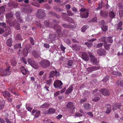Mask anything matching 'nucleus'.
I'll return each instance as SVG.
<instances>
[{"label": "nucleus", "instance_id": "nucleus-15", "mask_svg": "<svg viewBox=\"0 0 123 123\" xmlns=\"http://www.w3.org/2000/svg\"><path fill=\"white\" fill-rule=\"evenodd\" d=\"M101 16L105 18L108 15V12L107 11H105L104 12L102 11H101L100 12Z\"/></svg>", "mask_w": 123, "mask_h": 123}, {"label": "nucleus", "instance_id": "nucleus-59", "mask_svg": "<svg viewBox=\"0 0 123 123\" xmlns=\"http://www.w3.org/2000/svg\"><path fill=\"white\" fill-rule=\"evenodd\" d=\"M52 81V79H50L49 80H47L46 82V83L47 85H48L49 86V85L50 84V83H51V82Z\"/></svg>", "mask_w": 123, "mask_h": 123}, {"label": "nucleus", "instance_id": "nucleus-57", "mask_svg": "<svg viewBox=\"0 0 123 123\" xmlns=\"http://www.w3.org/2000/svg\"><path fill=\"white\" fill-rule=\"evenodd\" d=\"M109 78V77L108 76H106L104 78L103 80V81H106L108 80Z\"/></svg>", "mask_w": 123, "mask_h": 123}, {"label": "nucleus", "instance_id": "nucleus-17", "mask_svg": "<svg viewBox=\"0 0 123 123\" xmlns=\"http://www.w3.org/2000/svg\"><path fill=\"white\" fill-rule=\"evenodd\" d=\"M28 50L27 48L25 47L24 48L23 52V55L25 57H26L27 55V54L28 53Z\"/></svg>", "mask_w": 123, "mask_h": 123}, {"label": "nucleus", "instance_id": "nucleus-51", "mask_svg": "<svg viewBox=\"0 0 123 123\" xmlns=\"http://www.w3.org/2000/svg\"><path fill=\"white\" fill-rule=\"evenodd\" d=\"M8 89L10 92H11L12 93L14 94L15 95H18L17 93L15 92L14 91L12 90V89L11 88H9Z\"/></svg>", "mask_w": 123, "mask_h": 123}, {"label": "nucleus", "instance_id": "nucleus-30", "mask_svg": "<svg viewBox=\"0 0 123 123\" xmlns=\"http://www.w3.org/2000/svg\"><path fill=\"white\" fill-rule=\"evenodd\" d=\"M112 74L114 75H116L120 76L121 75V73L118 71H114L112 72Z\"/></svg>", "mask_w": 123, "mask_h": 123}, {"label": "nucleus", "instance_id": "nucleus-29", "mask_svg": "<svg viewBox=\"0 0 123 123\" xmlns=\"http://www.w3.org/2000/svg\"><path fill=\"white\" fill-rule=\"evenodd\" d=\"M67 107L69 109L72 108L73 106V103L71 102H69L67 105Z\"/></svg>", "mask_w": 123, "mask_h": 123}, {"label": "nucleus", "instance_id": "nucleus-1", "mask_svg": "<svg viewBox=\"0 0 123 123\" xmlns=\"http://www.w3.org/2000/svg\"><path fill=\"white\" fill-rule=\"evenodd\" d=\"M80 11H81L80 16L81 18H86L88 17L89 12L87 10L84 8H81Z\"/></svg>", "mask_w": 123, "mask_h": 123}, {"label": "nucleus", "instance_id": "nucleus-58", "mask_svg": "<svg viewBox=\"0 0 123 123\" xmlns=\"http://www.w3.org/2000/svg\"><path fill=\"white\" fill-rule=\"evenodd\" d=\"M64 41L66 43L68 44H70L71 43L70 40L68 39H65Z\"/></svg>", "mask_w": 123, "mask_h": 123}, {"label": "nucleus", "instance_id": "nucleus-12", "mask_svg": "<svg viewBox=\"0 0 123 123\" xmlns=\"http://www.w3.org/2000/svg\"><path fill=\"white\" fill-rule=\"evenodd\" d=\"M82 59L85 61H88L89 59L88 55L86 53H83L82 55Z\"/></svg>", "mask_w": 123, "mask_h": 123}, {"label": "nucleus", "instance_id": "nucleus-24", "mask_svg": "<svg viewBox=\"0 0 123 123\" xmlns=\"http://www.w3.org/2000/svg\"><path fill=\"white\" fill-rule=\"evenodd\" d=\"M122 24V22L121 21L119 22L117 25V30H118L120 29V30H122V28H121Z\"/></svg>", "mask_w": 123, "mask_h": 123}, {"label": "nucleus", "instance_id": "nucleus-3", "mask_svg": "<svg viewBox=\"0 0 123 123\" xmlns=\"http://www.w3.org/2000/svg\"><path fill=\"white\" fill-rule=\"evenodd\" d=\"M10 67H8L5 69V70L3 69H0V72L3 73V74L1 75L2 76H5V75H9L11 74V71L10 70ZM0 75H1L0 74Z\"/></svg>", "mask_w": 123, "mask_h": 123}, {"label": "nucleus", "instance_id": "nucleus-18", "mask_svg": "<svg viewBox=\"0 0 123 123\" xmlns=\"http://www.w3.org/2000/svg\"><path fill=\"white\" fill-rule=\"evenodd\" d=\"M20 68L21 70L22 73L23 74L25 75L28 73V70L25 69L24 67L21 66Z\"/></svg>", "mask_w": 123, "mask_h": 123}, {"label": "nucleus", "instance_id": "nucleus-56", "mask_svg": "<svg viewBox=\"0 0 123 123\" xmlns=\"http://www.w3.org/2000/svg\"><path fill=\"white\" fill-rule=\"evenodd\" d=\"M75 116L76 117H81L82 116V115L81 114L79 113H77L75 114Z\"/></svg>", "mask_w": 123, "mask_h": 123}, {"label": "nucleus", "instance_id": "nucleus-63", "mask_svg": "<svg viewBox=\"0 0 123 123\" xmlns=\"http://www.w3.org/2000/svg\"><path fill=\"white\" fill-rule=\"evenodd\" d=\"M26 107L27 110L29 111H31L32 109V108L28 106H27L26 105Z\"/></svg>", "mask_w": 123, "mask_h": 123}, {"label": "nucleus", "instance_id": "nucleus-8", "mask_svg": "<svg viewBox=\"0 0 123 123\" xmlns=\"http://www.w3.org/2000/svg\"><path fill=\"white\" fill-rule=\"evenodd\" d=\"M62 81L59 80L55 81L54 83V86L55 88H58L62 85Z\"/></svg>", "mask_w": 123, "mask_h": 123}, {"label": "nucleus", "instance_id": "nucleus-36", "mask_svg": "<svg viewBox=\"0 0 123 123\" xmlns=\"http://www.w3.org/2000/svg\"><path fill=\"white\" fill-rule=\"evenodd\" d=\"M21 47V43H18L15 44L14 45V48L15 49L20 48Z\"/></svg>", "mask_w": 123, "mask_h": 123}, {"label": "nucleus", "instance_id": "nucleus-22", "mask_svg": "<svg viewBox=\"0 0 123 123\" xmlns=\"http://www.w3.org/2000/svg\"><path fill=\"white\" fill-rule=\"evenodd\" d=\"M108 106L105 111V113L107 114H109L111 111V106L110 105H108Z\"/></svg>", "mask_w": 123, "mask_h": 123}, {"label": "nucleus", "instance_id": "nucleus-47", "mask_svg": "<svg viewBox=\"0 0 123 123\" xmlns=\"http://www.w3.org/2000/svg\"><path fill=\"white\" fill-rule=\"evenodd\" d=\"M16 17L17 19H18V18H20V14L19 12H17L15 14Z\"/></svg>", "mask_w": 123, "mask_h": 123}, {"label": "nucleus", "instance_id": "nucleus-13", "mask_svg": "<svg viewBox=\"0 0 123 123\" xmlns=\"http://www.w3.org/2000/svg\"><path fill=\"white\" fill-rule=\"evenodd\" d=\"M105 51L103 49H100L98 50V54L100 55H105Z\"/></svg>", "mask_w": 123, "mask_h": 123}, {"label": "nucleus", "instance_id": "nucleus-25", "mask_svg": "<svg viewBox=\"0 0 123 123\" xmlns=\"http://www.w3.org/2000/svg\"><path fill=\"white\" fill-rule=\"evenodd\" d=\"M50 105L48 103H45L42 105L40 106L41 108H47L49 107Z\"/></svg>", "mask_w": 123, "mask_h": 123}, {"label": "nucleus", "instance_id": "nucleus-23", "mask_svg": "<svg viewBox=\"0 0 123 123\" xmlns=\"http://www.w3.org/2000/svg\"><path fill=\"white\" fill-rule=\"evenodd\" d=\"M115 13L113 12L112 11L110 12L109 15V16L112 18H115Z\"/></svg>", "mask_w": 123, "mask_h": 123}, {"label": "nucleus", "instance_id": "nucleus-41", "mask_svg": "<svg viewBox=\"0 0 123 123\" xmlns=\"http://www.w3.org/2000/svg\"><path fill=\"white\" fill-rule=\"evenodd\" d=\"M57 27H58V28H56V26L55 25L54 26V28L55 30L57 32H59L61 31V27L59 26H57Z\"/></svg>", "mask_w": 123, "mask_h": 123}, {"label": "nucleus", "instance_id": "nucleus-44", "mask_svg": "<svg viewBox=\"0 0 123 123\" xmlns=\"http://www.w3.org/2000/svg\"><path fill=\"white\" fill-rule=\"evenodd\" d=\"M67 9H66L67 12L68 13V15L69 16H72L73 14L72 13V12L70 10H69V9L70 8H67Z\"/></svg>", "mask_w": 123, "mask_h": 123}, {"label": "nucleus", "instance_id": "nucleus-55", "mask_svg": "<svg viewBox=\"0 0 123 123\" xmlns=\"http://www.w3.org/2000/svg\"><path fill=\"white\" fill-rule=\"evenodd\" d=\"M118 5L119 8H123V4L121 2H118Z\"/></svg>", "mask_w": 123, "mask_h": 123}, {"label": "nucleus", "instance_id": "nucleus-16", "mask_svg": "<svg viewBox=\"0 0 123 123\" xmlns=\"http://www.w3.org/2000/svg\"><path fill=\"white\" fill-rule=\"evenodd\" d=\"M73 89V87L72 86H70L66 91L65 93L67 94H69L72 91Z\"/></svg>", "mask_w": 123, "mask_h": 123}, {"label": "nucleus", "instance_id": "nucleus-42", "mask_svg": "<svg viewBox=\"0 0 123 123\" xmlns=\"http://www.w3.org/2000/svg\"><path fill=\"white\" fill-rule=\"evenodd\" d=\"M111 45L110 44H105L104 45V47L105 49L106 50H108L110 48V46Z\"/></svg>", "mask_w": 123, "mask_h": 123}, {"label": "nucleus", "instance_id": "nucleus-33", "mask_svg": "<svg viewBox=\"0 0 123 123\" xmlns=\"http://www.w3.org/2000/svg\"><path fill=\"white\" fill-rule=\"evenodd\" d=\"M116 83L117 84L119 85V84L120 85L121 87H123V80H118L117 81Z\"/></svg>", "mask_w": 123, "mask_h": 123}, {"label": "nucleus", "instance_id": "nucleus-28", "mask_svg": "<svg viewBox=\"0 0 123 123\" xmlns=\"http://www.w3.org/2000/svg\"><path fill=\"white\" fill-rule=\"evenodd\" d=\"M8 29L9 30H6V32L3 34V36L4 37H7L10 34L11 32L9 28H8Z\"/></svg>", "mask_w": 123, "mask_h": 123}, {"label": "nucleus", "instance_id": "nucleus-38", "mask_svg": "<svg viewBox=\"0 0 123 123\" xmlns=\"http://www.w3.org/2000/svg\"><path fill=\"white\" fill-rule=\"evenodd\" d=\"M102 30L104 31H106L108 29V26H104L101 27Z\"/></svg>", "mask_w": 123, "mask_h": 123}, {"label": "nucleus", "instance_id": "nucleus-21", "mask_svg": "<svg viewBox=\"0 0 123 123\" xmlns=\"http://www.w3.org/2000/svg\"><path fill=\"white\" fill-rule=\"evenodd\" d=\"M73 64V62L71 60H68L67 62V65L66 66V65H64V66L68 68V66H71Z\"/></svg>", "mask_w": 123, "mask_h": 123}, {"label": "nucleus", "instance_id": "nucleus-34", "mask_svg": "<svg viewBox=\"0 0 123 123\" xmlns=\"http://www.w3.org/2000/svg\"><path fill=\"white\" fill-rule=\"evenodd\" d=\"M89 104L88 103L84 104V107L86 110H87L90 108Z\"/></svg>", "mask_w": 123, "mask_h": 123}, {"label": "nucleus", "instance_id": "nucleus-37", "mask_svg": "<svg viewBox=\"0 0 123 123\" xmlns=\"http://www.w3.org/2000/svg\"><path fill=\"white\" fill-rule=\"evenodd\" d=\"M103 45V43H98L97 45H94V46L95 47L99 48L102 46Z\"/></svg>", "mask_w": 123, "mask_h": 123}, {"label": "nucleus", "instance_id": "nucleus-40", "mask_svg": "<svg viewBox=\"0 0 123 123\" xmlns=\"http://www.w3.org/2000/svg\"><path fill=\"white\" fill-rule=\"evenodd\" d=\"M15 39L16 40H22L21 36L19 34H17L16 37Z\"/></svg>", "mask_w": 123, "mask_h": 123}, {"label": "nucleus", "instance_id": "nucleus-50", "mask_svg": "<svg viewBox=\"0 0 123 123\" xmlns=\"http://www.w3.org/2000/svg\"><path fill=\"white\" fill-rule=\"evenodd\" d=\"M61 48V50L63 51L64 52L65 51V48L64 47L62 44H61L60 45Z\"/></svg>", "mask_w": 123, "mask_h": 123}, {"label": "nucleus", "instance_id": "nucleus-5", "mask_svg": "<svg viewBox=\"0 0 123 123\" xmlns=\"http://www.w3.org/2000/svg\"><path fill=\"white\" fill-rule=\"evenodd\" d=\"M7 22L10 26H14L15 27H16V25H17L18 27H16V28L18 30L20 28L19 27V24L16 20H15L13 21H12L8 19L7 20Z\"/></svg>", "mask_w": 123, "mask_h": 123}, {"label": "nucleus", "instance_id": "nucleus-10", "mask_svg": "<svg viewBox=\"0 0 123 123\" xmlns=\"http://www.w3.org/2000/svg\"><path fill=\"white\" fill-rule=\"evenodd\" d=\"M55 75L57 76L59 75V73L58 72L56 71H51L49 74V77L50 78L54 76Z\"/></svg>", "mask_w": 123, "mask_h": 123}, {"label": "nucleus", "instance_id": "nucleus-48", "mask_svg": "<svg viewBox=\"0 0 123 123\" xmlns=\"http://www.w3.org/2000/svg\"><path fill=\"white\" fill-rule=\"evenodd\" d=\"M107 41L109 43H111L113 42V40L111 37H109L107 38Z\"/></svg>", "mask_w": 123, "mask_h": 123}, {"label": "nucleus", "instance_id": "nucleus-31", "mask_svg": "<svg viewBox=\"0 0 123 123\" xmlns=\"http://www.w3.org/2000/svg\"><path fill=\"white\" fill-rule=\"evenodd\" d=\"M76 50H79L80 49V46H78L76 44H74L72 46Z\"/></svg>", "mask_w": 123, "mask_h": 123}, {"label": "nucleus", "instance_id": "nucleus-53", "mask_svg": "<svg viewBox=\"0 0 123 123\" xmlns=\"http://www.w3.org/2000/svg\"><path fill=\"white\" fill-rule=\"evenodd\" d=\"M101 41L103 42L104 44H106L107 43V42L105 40V37H103L101 39Z\"/></svg>", "mask_w": 123, "mask_h": 123}, {"label": "nucleus", "instance_id": "nucleus-35", "mask_svg": "<svg viewBox=\"0 0 123 123\" xmlns=\"http://www.w3.org/2000/svg\"><path fill=\"white\" fill-rule=\"evenodd\" d=\"M92 43L88 42H86L85 43V44L86 45L88 48L91 47L92 46Z\"/></svg>", "mask_w": 123, "mask_h": 123}, {"label": "nucleus", "instance_id": "nucleus-46", "mask_svg": "<svg viewBox=\"0 0 123 123\" xmlns=\"http://www.w3.org/2000/svg\"><path fill=\"white\" fill-rule=\"evenodd\" d=\"M100 98L98 97H94L92 99V100L95 102H97L99 100Z\"/></svg>", "mask_w": 123, "mask_h": 123}, {"label": "nucleus", "instance_id": "nucleus-14", "mask_svg": "<svg viewBox=\"0 0 123 123\" xmlns=\"http://www.w3.org/2000/svg\"><path fill=\"white\" fill-rule=\"evenodd\" d=\"M12 41L11 38H9L7 40L6 42V44L7 46L11 47L12 45Z\"/></svg>", "mask_w": 123, "mask_h": 123}, {"label": "nucleus", "instance_id": "nucleus-43", "mask_svg": "<svg viewBox=\"0 0 123 123\" xmlns=\"http://www.w3.org/2000/svg\"><path fill=\"white\" fill-rule=\"evenodd\" d=\"M88 27V26L87 25H84L81 29V31L82 32H84Z\"/></svg>", "mask_w": 123, "mask_h": 123}, {"label": "nucleus", "instance_id": "nucleus-4", "mask_svg": "<svg viewBox=\"0 0 123 123\" xmlns=\"http://www.w3.org/2000/svg\"><path fill=\"white\" fill-rule=\"evenodd\" d=\"M36 15L38 18H43L45 16L44 12L42 9H41L37 11Z\"/></svg>", "mask_w": 123, "mask_h": 123}, {"label": "nucleus", "instance_id": "nucleus-39", "mask_svg": "<svg viewBox=\"0 0 123 123\" xmlns=\"http://www.w3.org/2000/svg\"><path fill=\"white\" fill-rule=\"evenodd\" d=\"M55 112V109L50 108L48 112L49 113H53Z\"/></svg>", "mask_w": 123, "mask_h": 123}, {"label": "nucleus", "instance_id": "nucleus-26", "mask_svg": "<svg viewBox=\"0 0 123 123\" xmlns=\"http://www.w3.org/2000/svg\"><path fill=\"white\" fill-rule=\"evenodd\" d=\"M13 16V15L11 12H9L6 15V17L7 19L8 20L9 18H12Z\"/></svg>", "mask_w": 123, "mask_h": 123}, {"label": "nucleus", "instance_id": "nucleus-64", "mask_svg": "<svg viewBox=\"0 0 123 123\" xmlns=\"http://www.w3.org/2000/svg\"><path fill=\"white\" fill-rule=\"evenodd\" d=\"M5 121L3 119H2L0 117V123H5Z\"/></svg>", "mask_w": 123, "mask_h": 123}, {"label": "nucleus", "instance_id": "nucleus-2", "mask_svg": "<svg viewBox=\"0 0 123 123\" xmlns=\"http://www.w3.org/2000/svg\"><path fill=\"white\" fill-rule=\"evenodd\" d=\"M41 66L44 68H47L50 65V62L48 60L44 59L40 61L39 62Z\"/></svg>", "mask_w": 123, "mask_h": 123}, {"label": "nucleus", "instance_id": "nucleus-60", "mask_svg": "<svg viewBox=\"0 0 123 123\" xmlns=\"http://www.w3.org/2000/svg\"><path fill=\"white\" fill-rule=\"evenodd\" d=\"M50 121L47 118H45L43 120V122L45 123H49Z\"/></svg>", "mask_w": 123, "mask_h": 123}, {"label": "nucleus", "instance_id": "nucleus-27", "mask_svg": "<svg viewBox=\"0 0 123 123\" xmlns=\"http://www.w3.org/2000/svg\"><path fill=\"white\" fill-rule=\"evenodd\" d=\"M69 25V28H75L76 27V25L74 22L70 23Z\"/></svg>", "mask_w": 123, "mask_h": 123}, {"label": "nucleus", "instance_id": "nucleus-61", "mask_svg": "<svg viewBox=\"0 0 123 123\" xmlns=\"http://www.w3.org/2000/svg\"><path fill=\"white\" fill-rule=\"evenodd\" d=\"M5 119L7 123H13L12 122L10 121L9 119L7 118H5Z\"/></svg>", "mask_w": 123, "mask_h": 123}, {"label": "nucleus", "instance_id": "nucleus-19", "mask_svg": "<svg viewBox=\"0 0 123 123\" xmlns=\"http://www.w3.org/2000/svg\"><path fill=\"white\" fill-rule=\"evenodd\" d=\"M28 62L29 63L31 66L34 65L35 64L34 60L32 58H29L28 59Z\"/></svg>", "mask_w": 123, "mask_h": 123}, {"label": "nucleus", "instance_id": "nucleus-52", "mask_svg": "<svg viewBox=\"0 0 123 123\" xmlns=\"http://www.w3.org/2000/svg\"><path fill=\"white\" fill-rule=\"evenodd\" d=\"M103 3V1H101V3L100 2L99 3L98 7V8H102Z\"/></svg>", "mask_w": 123, "mask_h": 123}, {"label": "nucleus", "instance_id": "nucleus-7", "mask_svg": "<svg viewBox=\"0 0 123 123\" xmlns=\"http://www.w3.org/2000/svg\"><path fill=\"white\" fill-rule=\"evenodd\" d=\"M102 94L104 96H109L110 94V91L108 89L104 88H102L99 90Z\"/></svg>", "mask_w": 123, "mask_h": 123}, {"label": "nucleus", "instance_id": "nucleus-20", "mask_svg": "<svg viewBox=\"0 0 123 123\" xmlns=\"http://www.w3.org/2000/svg\"><path fill=\"white\" fill-rule=\"evenodd\" d=\"M3 95L5 97H10L11 95L9 92L6 91H5L3 93Z\"/></svg>", "mask_w": 123, "mask_h": 123}, {"label": "nucleus", "instance_id": "nucleus-32", "mask_svg": "<svg viewBox=\"0 0 123 123\" xmlns=\"http://www.w3.org/2000/svg\"><path fill=\"white\" fill-rule=\"evenodd\" d=\"M121 106L120 105H115L113 106L112 108V110L113 111H115L116 110L117 108L119 109L120 107Z\"/></svg>", "mask_w": 123, "mask_h": 123}, {"label": "nucleus", "instance_id": "nucleus-49", "mask_svg": "<svg viewBox=\"0 0 123 123\" xmlns=\"http://www.w3.org/2000/svg\"><path fill=\"white\" fill-rule=\"evenodd\" d=\"M97 18L96 17L93 18L90 21V22H96L97 21Z\"/></svg>", "mask_w": 123, "mask_h": 123}, {"label": "nucleus", "instance_id": "nucleus-11", "mask_svg": "<svg viewBox=\"0 0 123 123\" xmlns=\"http://www.w3.org/2000/svg\"><path fill=\"white\" fill-rule=\"evenodd\" d=\"M33 55L36 58H38L40 56V52H37L35 50H33L32 52Z\"/></svg>", "mask_w": 123, "mask_h": 123}, {"label": "nucleus", "instance_id": "nucleus-62", "mask_svg": "<svg viewBox=\"0 0 123 123\" xmlns=\"http://www.w3.org/2000/svg\"><path fill=\"white\" fill-rule=\"evenodd\" d=\"M86 100V98H84L83 99H81L80 101V103H83Z\"/></svg>", "mask_w": 123, "mask_h": 123}, {"label": "nucleus", "instance_id": "nucleus-54", "mask_svg": "<svg viewBox=\"0 0 123 123\" xmlns=\"http://www.w3.org/2000/svg\"><path fill=\"white\" fill-rule=\"evenodd\" d=\"M87 70L88 72H92L93 71L92 67H91L88 68L86 69Z\"/></svg>", "mask_w": 123, "mask_h": 123}, {"label": "nucleus", "instance_id": "nucleus-9", "mask_svg": "<svg viewBox=\"0 0 123 123\" xmlns=\"http://www.w3.org/2000/svg\"><path fill=\"white\" fill-rule=\"evenodd\" d=\"M32 113L33 114L34 117L36 118L38 117L40 114V111H37L36 110H33L32 111Z\"/></svg>", "mask_w": 123, "mask_h": 123}, {"label": "nucleus", "instance_id": "nucleus-45", "mask_svg": "<svg viewBox=\"0 0 123 123\" xmlns=\"http://www.w3.org/2000/svg\"><path fill=\"white\" fill-rule=\"evenodd\" d=\"M100 67L99 66L92 67L93 71H96L99 69Z\"/></svg>", "mask_w": 123, "mask_h": 123}, {"label": "nucleus", "instance_id": "nucleus-6", "mask_svg": "<svg viewBox=\"0 0 123 123\" xmlns=\"http://www.w3.org/2000/svg\"><path fill=\"white\" fill-rule=\"evenodd\" d=\"M89 57L90 58V60L92 63L98 66V62L97 61V59L94 56L91 55L90 53L89 52Z\"/></svg>", "mask_w": 123, "mask_h": 123}]
</instances>
